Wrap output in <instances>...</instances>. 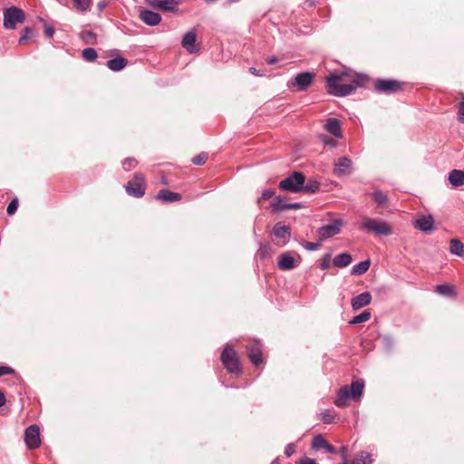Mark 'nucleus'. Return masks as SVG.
Instances as JSON below:
<instances>
[{
  "label": "nucleus",
  "instance_id": "31",
  "mask_svg": "<svg viewBox=\"0 0 464 464\" xmlns=\"http://www.w3.org/2000/svg\"><path fill=\"white\" fill-rule=\"evenodd\" d=\"M288 203H285L284 198L280 196L276 197L271 202V208L273 212H283L288 210L286 208Z\"/></svg>",
  "mask_w": 464,
  "mask_h": 464
},
{
  "label": "nucleus",
  "instance_id": "54",
  "mask_svg": "<svg viewBox=\"0 0 464 464\" xmlns=\"http://www.w3.org/2000/svg\"><path fill=\"white\" fill-rule=\"evenodd\" d=\"M299 464H318V463L314 459L304 457L302 459H300Z\"/></svg>",
  "mask_w": 464,
  "mask_h": 464
},
{
  "label": "nucleus",
  "instance_id": "16",
  "mask_svg": "<svg viewBox=\"0 0 464 464\" xmlns=\"http://www.w3.org/2000/svg\"><path fill=\"white\" fill-rule=\"evenodd\" d=\"M179 3V0H153L151 5L161 11L175 12Z\"/></svg>",
  "mask_w": 464,
  "mask_h": 464
},
{
  "label": "nucleus",
  "instance_id": "49",
  "mask_svg": "<svg viewBox=\"0 0 464 464\" xmlns=\"http://www.w3.org/2000/svg\"><path fill=\"white\" fill-rule=\"evenodd\" d=\"M274 195H275V191L274 190H272V189H265L262 192L260 199L266 200V199L271 198Z\"/></svg>",
  "mask_w": 464,
  "mask_h": 464
},
{
  "label": "nucleus",
  "instance_id": "32",
  "mask_svg": "<svg viewBox=\"0 0 464 464\" xmlns=\"http://www.w3.org/2000/svg\"><path fill=\"white\" fill-rule=\"evenodd\" d=\"M373 201L380 207H384L389 201V198L382 190H375L372 194Z\"/></svg>",
  "mask_w": 464,
  "mask_h": 464
},
{
  "label": "nucleus",
  "instance_id": "33",
  "mask_svg": "<svg viewBox=\"0 0 464 464\" xmlns=\"http://www.w3.org/2000/svg\"><path fill=\"white\" fill-rule=\"evenodd\" d=\"M372 459L371 458V454L366 451L358 452L353 459V464H372Z\"/></svg>",
  "mask_w": 464,
  "mask_h": 464
},
{
  "label": "nucleus",
  "instance_id": "60",
  "mask_svg": "<svg viewBox=\"0 0 464 464\" xmlns=\"http://www.w3.org/2000/svg\"><path fill=\"white\" fill-rule=\"evenodd\" d=\"M240 0H228V3L232 4V3H236V2H239Z\"/></svg>",
  "mask_w": 464,
  "mask_h": 464
},
{
  "label": "nucleus",
  "instance_id": "11",
  "mask_svg": "<svg viewBox=\"0 0 464 464\" xmlns=\"http://www.w3.org/2000/svg\"><path fill=\"white\" fill-rule=\"evenodd\" d=\"M246 350L250 362L255 366H259L263 363V350L262 344L259 342H252L246 345Z\"/></svg>",
  "mask_w": 464,
  "mask_h": 464
},
{
  "label": "nucleus",
  "instance_id": "37",
  "mask_svg": "<svg viewBox=\"0 0 464 464\" xmlns=\"http://www.w3.org/2000/svg\"><path fill=\"white\" fill-rule=\"evenodd\" d=\"M34 35V30L33 28L29 27V26H26L23 32H22V34L19 38V41L18 43L20 44H24L27 40H29L30 38H32Z\"/></svg>",
  "mask_w": 464,
  "mask_h": 464
},
{
  "label": "nucleus",
  "instance_id": "38",
  "mask_svg": "<svg viewBox=\"0 0 464 464\" xmlns=\"http://www.w3.org/2000/svg\"><path fill=\"white\" fill-rule=\"evenodd\" d=\"M381 340H382V343L383 345V347L387 350V351H390L393 348L394 346V339L392 335L390 334H384L381 337Z\"/></svg>",
  "mask_w": 464,
  "mask_h": 464
},
{
  "label": "nucleus",
  "instance_id": "53",
  "mask_svg": "<svg viewBox=\"0 0 464 464\" xmlns=\"http://www.w3.org/2000/svg\"><path fill=\"white\" fill-rule=\"evenodd\" d=\"M286 208H288V209H299L303 208V204L300 202L289 203Z\"/></svg>",
  "mask_w": 464,
  "mask_h": 464
},
{
  "label": "nucleus",
  "instance_id": "58",
  "mask_svg": "<svg viewBox=\"0 0 464 464\" xmlns=\"http://www.w3.org/2000/svg\"><path fill=\"white\" fill-rule=\"evenodd\" d=\"M5 394L0 391V408L5 404Z\"/></svg>",
  "mask_w": 464,
  "mask_h": 464
},
{
  "label": "nucleus",
  "instance_id": "14",
  "mask_svg": "<svg viewBox=\"0 0 464 464\" xmlns=\"http://www.w3.org/2000/svg\"><path fill=\"white\" fill-rule=\"evenodd\" d=\"M414 227L422 232L430 233L435 228L434 218L430 215L420 216L415 220Z\"/></svg>",
  "mask_w": 464,
  "mask_h": 464
},
{
  "label": "nucleus",
  "instance_id": "52",
  "mask_svg": "<svg viewBox=\"0 0 464 464\" xmlns=\"http://www.w3.org/2000/svg\"><path fill=\"white\" fill-rule=\"evenodd\" d=\"M44 34L47 38H52L54 34L53 27H52L50 25H46L44 28Z\"/></svg>",
  "mask_w": 464,
  "mask_h": 464
},
{
  "label": "nucleus",
  "instance_id": "62",
  "mask_svg": "<svg viewBox=\"0 0 464 464\" xmlns=\"http://www.w3.org/2000/svg\"><path fill=\"white\" fill-rule=\"evenodd\" d=\"M271 464H280L276 459L273 460Z\"/></svg>",
  "mask_w": 464,
  "mask_h": 464
},
{
  "label": "nucleus",
  "instance_id": "28",
  "mask_svg": "<svg viewBox=\"0 0 464 464\" xmlns=\"http://www.w3.org/2000/svg\"><path fill=\"white\" fill-rule=\"evenodd\" d=\"M79 37L85 44L94 45L97 44V35L91 30L82 31Z\"/></svg>",
  "mask_w": 464,
  "mask_h": 464
},
{
  "label": "nucleus",
  "instance_id": "44",
  "mask_svg": "<svg viewBox=\"0 0 464 464\" xmlns=\"http://www.w3.org/2000/svg\"><path fill=\"white\" fill-rule=\"evenodd\" d=\"M330 261H331V254H325L324 257L321 260L320 263V268L322 270H326L330 267Z\"/></svg>",
  "mask_w": 464,
  "mask_h": 464
},
{
  "label": "nucleus",
  "instance_id": "41",
  "mask_svg": "<svg viewBox=\"0 0 464 464\" xmlns=\"http://www.w3.org/2000/svg\"><path fill=\"white\" fill-rule=\"evenodd\" d=\"M138 164V161L134 158H126L122 161V168L125 171H130L134 169Z\"/></svg>",
  "mask_w": 464,
  "mask_h": 464
},
{
  "label": "nucleus",
  "instance_id": "7",
  "mask_svg": "<svg viewBox=\"0 0 464 464\" xmlns=\"http://www.w3.org/2000/svg\"><path fill=\"white\" fill-rule=\"evenodd\" d=\"M25 19L24 12L16 6H11L4 11V27L14 29L17 24L23 23Z\"/></svg>",
  "mask_w": 464,
  "mask_h": 464
},
{
  "label": "nucleus",
  "instance_id": "8",
  "mask_svg": "<svg viewBox=\"0 0 464 464\" xmlns=\"http://www.w3.org/2000/svg\"><path fill=\"white\" fill-rule=\"evenodd\" d=\"M314 79V73L309 72H302L297 73L294 78H292L287 86L289 88L295 87L297 91L304 92L308 89V87L312 84Z\"/></svg>",
  "mask_w": 464,
  "mask_h": 464
},
{
  "label": "nucleus",
  "instance_id": "20",
  "mask_svg": "<svg viewBox=\"0 0 464 464\" xmlns=\"http://www.w3.org/2000/svg\"><path fill=\"white\" fill-rule=\"evenodd\" d=\"M327 132L336 138H342L341 122L337 118H329L324 125Z\"/></svg>",
  "mask_w": 464,
  "mask_h": 464
},
{
  "label": "nucleus",
  "instance_id": "15",
  "mask_svg": "<svg viewBox=\"0 0 464 464\" xmlns=\"http://www.w3.org/2000/svg\"><path fill=\"white\" fill-rule=\"evenodd\" d=\"M353 162L347 157H341L335 163L334 172L336 175H345L352 171Z\"/></svg>",
  "mask_w": 464,
  "mask_h": 464
},
{
  "label": "nucleus",
  "instance_id": "51",
  "mask_svg": "<svg viewBox=\"0 0 464 464\" xmlns=\"http://www.w3.org/2000/svg\"><path fill=\"white\" fill-rule=\"evenodd\" d=\"M268 247L266 245H261L258 249V255L261 258H265L267 256Z\"/></svg>",
  "mask_w": 464,
  "mask_h": 464
},
{
  "label": "nucleus",
  "instance_id": "50",
  "mask_svg": "<svg viewBox=\"0 0 464 464\" xmlns=\"http://www.w3.org/2000/svg\"><path fill=\"white\" fill-rule=\"evenodd\" d=\"M284 453L286 457H291L295 453V445L293 443L287 444Z\"/></svg>",
  "mask_w": 464,
  "mask_h": 464
},
{
  "label": "nucleus",
  "instance_id": "6",
  "mask_svg": "<svg viewBox=\"0 0 464 464\" xmlns=\"http://www.w3.org/2000/svg\"><path fill=\"white\" fill-rule=\"evenodd\" d=\"M129 196L142 198L145 194V177L142 173H135L133 178L124 186Z\"/></svg>",
  "mask_w": 464,
  "mask_h": 464
},
{
  "label": "nucleus",
  "instance_id": "34",
  "mask_svg": "<svg viewBox=\"0 0 464 464\" xmlns=\"http://www.w3.org/2000/svg\"><path fill=\"white\" fill-rule=\"evenodd\" d=\"M371 316H372L371 312L368 310H365V311L362 312L360 314L353 317L350 320L349 324H359L362 323H365L371 319Z\"/></svg>",
  "mask_w": 464,
  "mask_h": 464
},
{
  "label": "nucleus",
  "instance_id": "9",
  "mask_svg": "<svg viewBox=\"0 0 464 464\" xmlns=\"http://www.w3.org/2000/svg\"><path fill=\"white\" fill-rule=\"evenodd\" d=\"M374 88L379 93L391 94L401 90V82L392 79H378Z\"/></svg>",
  "mask_w": 464,
  "mask_h": 464
},
{
  "label": "nucleus",
  "instance_id": "46",
  "mask_svg": "<svg viewBox=\"0 0 464 464\" xmlns=\"http://www.w3.org/2000/svg\"><path fill=\"white\" fill-rule=\"evenodd\" d=\"M321 140L325 144V145H329L331 147H335L336 146V141L329 137V136H326V135H322L321 136Z\"/></svg>",
  "mask_w": 464,
  "mask_h": 464
},
{
  "label": "nucleus",
  "instance_id": "42",
  "mask_svg": "<svg viewBox=\"0 0 464 464\" xmlns=\"http://www.w3.org/2000/svg\"><path fill=\"white\" fill-rule=\"evenodd\" d=\"M321 419L324 421V423H333L334 421V416L332 414V411L330 410H325L324 411L321 412Z\"/></svg>",
  "mask_w": 464,
  "mask_h": 464
},
{
  "label": "nucleus",
  "instance_id": "3",
  "mask_svg": "<svg viewBox=\"0 0 464 464\" xmlns=\"http://www.w3.org/2000/svg\"><path fill=\"white\" fill-rule=\"evenodd\" d=\"M305 176L300 171H294L291 175L282 179L278 187L280 189L293 193L301 192V185L304 183Z\"/></svg>",
  "mask_w": 464,
  "mask_h": 464
},
{
  "label": "nucleus",
  "instance_id": "19",
  "mask_svg": "<svg viewBox=\"0 0 464 464\" xmlns=\"http://www.w3.org/2000/svg\"><path fill=\"white\" fill-rule=\"evenodd\" d=\"M312 446L314 450L324 449L331 454H336L338 452L337 450L333 445H331L321 434H318L314 438Z\"/></svg>",
  "mask_w": 464,
  "mask_h": 464
},
{
  "label": "nucleus",
  "instance_id": "21",
  "mask_svg": "<svg viewBox=\"0 0 464 464\" xmlns=\"http://www.w3.org/2000/svg\"><path fill=\"white\" fill-rule=\"evenodd\" d=\"M156 198L166 203H172L179 201L181 199V195L178 192H173L168 189H161L157 194Z\"/></svg>",
  "mask_w": 464,
  "mask_h": 464
},
{
  "label": "nucleus",
  "instance_id": "23",
  "mask_svg": "<svg viewBox=\"0 0 464 464\" xmlns=\"http://www.w3.org/2000/svg\"><path fill=\"white\" fill-rule=\"evenodd\" d=\"M196 34L193 31L186 33L182 39V46L188 52H195Z\"/></svg>",
  "mask_w": 464,
  "mask_h": 464
},
{
  "label": "nucleus",
  "instance_id": "40",
  "mask_svg": "<svg viewBox=\"0 0 464 464\" xmlns=\"http://www.w3.org/2000/svg\"><path fill=\"white\" fill-rule=\"evenodd\" d=\"M80 12H86L91 6V0H72Z\"/></svg>",
  "mask_w": 464,
  "mask_h": 464
},
{
  "label": "nucleus",
  "instance_id": "27",
  "mask_svg": "<svg viewBox=\"0 0 464 464\" xmlns=\"http://www.w3.org/2000/svg\"><path fill=\"white\" fill-rule=\"evenodd\" d=\"M450 251L451 254H453L457 256H464L463 243L457 238H452L450 241Z\"/></svg>",
  "mask_w": 464,
  "mask_h": 464
},
{
  "label": "nucleus",
  "instance_id": "61",
  "mask_svg": "<svg viewBox=\"0 0 464 464\" xmlns=\"http://www.w3.org/2000/svg\"><path fill=\"white\" fill-rule=\"evenodd\" d=\"M104 6H105V5H104V4H99V8H100V9H102Z\"/></svg>",
  "mask_w": 464,
  "mask_h": 464
},
{
  "label": "nucleus",
  "instance_id": "25",
  "mask_svg": "<svg viewBox=\"0 0 464 464\" xmlns=\"http://www.w3.org/2000/svg\"><path fill=\"white\" fill-rule=\"evenodd\" d=\"M449 181L454 187H459L464 184V171L453 169L449 174Z\"/></svg>",
  "mask_w": 464,
  "mask_h": 464
},
{
  "label": "nucleus",
  "instance_id": "57",
  "mask_svg": "<svg viewBox=\"0 0 464 464\" xmlns=\"http://www.w3.org/2000/svg\"><path fill=\"white\" fill-rule=\"evenodd\" d=\"M278 62V59L276 56H271L267 58L266 63L268 64H276Z\"/></svg>",
  "mask_w": 464,
  "mask_h": 464
},
{
  "label": "nucleus",
  "instance_id": "56",
  "mask_svg": "<svg viewBox=\"0 0 464 464\" xmlns=\"http://www.w3.org/2000/svg\"><path fill=\"white\" fill-rule=\"evenodd\" d=\"M249 72L255 75V76H262L263 74L260 72L259 70H256L255 67H250Z\"/></svg>",
  "mask_w": 464,
  "mask_h": 464
},
{
  "label": "nucleus",
  "instance_id": "4",
  "mask_svg": "<svg viewBox=\"0 0 464 464\" xmlns=\"http://www.w3.org/2000/svg\"><path fill=\"white\" fill-rule=\"evenodd\" d=\"M360 228L380 236L387 237L392 234V227L386 222L375 218H364Z\"/></svg>",
  "mask_w": 464,
  "mask_h": 464
},
{
  "label": "nucleus",
  "instance_id": "43",
  "mask_svg": "<svg viewBox=\"0 0 464 464\" xmlns=\"http://www.w3.org/2000/svg\"><path fill=\"white\" fill-rule=\"evenodd\" d=\"M17 208H18V199L14 198L9 202L7 208H6V212L8 215H14L16 212Z\"/></svg>",
  "mask_w": 464,
  "mask_h": 464
},
{
  "label": "nucleus",
  "instance_id": "18",
  "mask_svg": "<svg viewBox=\"0 0 464 464\" xmlns=\"http://www.w3.org/2000/svg\"><path fill=\"white\" fill-rule=\"evenodd\" d=\"M140 18L142 22L150 26L157 25L161 20L160 14L149 9L141 10L140 12Z\"/></svg>",
  "mask_w": 464,
  "mask_h": 464
},
{
  "label": "nucleus",
  "instance_id": "39",
  "mask_svg": "<svg viewBox=\"0 0 464 464\" xmlns=\"http://www.w3.org/2000/svg\"><path fill=\"white\" fill-rule=\"evenodd\" d=\"M208 158V153L201 152L195 157L192 158V163L197 166H202L206 163L207 160Z\"/></svg>",
  "mask_w": 464,
  "mask_h": 464
},
{
  "label": "nucleus",
  "instance_id": "47",
  "mask_svg": "<svg viewBox=\"0 0 464 464\" xmlns=\"http://www.w3.org/2000/svg\"><path fill=\"white\" fill-rule=\"evenodd\" d=\"M458 120L464 122V97L459 105Z\"/></svg>",
  "mask_w": 464,
  "mask_h": 464
},
{
  "label": "nucleus",
  "instance_id": "48",
  "mask_svg": "<svg viewBox=\"0 0 464 464\" xmlns=\"http://www.w3.org/2000/svg\"><path fill=\"white\" fill-rule=\"evenodd\" d=\"M14 370L10 366H0V377L7 374H13Z\"/></svg>",
  "mask_w": 464,
  "mask_h": 464
},
{
  "label": "nucleus",
  "instance_id": "30",
  "mask_svg": "<svg viewBox=\"0 0 464 464\" xmlns=\"http://www.w3.org/2000/svg\"><path fill=\"white\" fill-rule=\"evenodd\" d=\"M320 183L315 179H309L307 183L301 185V192L304 193H315L319 190Z\"/></svg>",
  "mask_w": 464,
  "mask_h": 464
},
{
  "label": "nucleus",
  "instance_id": "10",
  "mask_svg": "<svg viewBox=\"0 0 464 464\" xmlns=\"http://www.w3.org/2000/svg\"><path fill=\"white\" fill-rule=\"evenodd\" d=\"M24 441L28 449H37L41 445L40 429L36 424L30 425L24 431Z\"/></svg>",
  "mask_w": 464,
  "mask_h": 464
},
{
  "label": "nucleus",
  "instance_id": "13",
  "mask_svg": "<svg viewBox=\"0 0 464 464\" xmlns=\"http://www.w3.org/2000/svg\"><path fill=\"white\" fill-rule=\"evenodd\" d=\"M298 262L295 259L292 252L282 253L277 259V266L280 270L289 271L297 267Z\"/></svg>",
  "mask_w": 464,
  "mask_h": 464
},
{
  "label": "nucleus",
  "instance_id": "36",
  "mask_svg": "<svg viewBox=\"0 0 464 464\" xmlns=\"http://www.w3.org/2000/svg\"><path fill=\"white\" fill-rule=\"evenodd\" d=\"M82 58L86 62H93L97 58V52H96V50L94 48H92V47L85 48L82 51Z\"/></svg>",
  "mask_w": 464,
  "mask_h": 464
},
{
  "label": "nucleus",
  "instance_id": "45",
  "mask_svg": "<svg viewBox=\"0 0 464 464\" xmlns=\"http://www.w3.org/2000/svg\"><path fill=\"white\" fill-rule=\"evenodd\" d=\"M321 246V243L318 242V243H314V242H304L303 244V246L308 250V251H314V250H317L319 248V246Z\"/></svg>",
  "mask_w": 464,
  "mask_h": 464
},
{
  "label": "nucleus",
  "instance_id": "17",
  "mask_svg": "<svg viewBox=\"0 0 464 464\" xmlns=\"http://www.w3.org/2000/svg\"><path fill=\"white\" fill-rule=\"evenodd\" d=\"M372 295L370 292H363L355 297H353L351 301L352 308L354 311H357L364 306H367L371 304Z\"/></svg>",
  "mask_w": 464,
  "mask_h": 464
},
{
  "label": "nucleus",
  "instance_id": "59",
  "mask_svg": "<svg viewBox=\"0 0 464 464\" xmlns=\"http://www.w3.org/2000/svg\"><path fill=\"white\" fill-rule=\"evenodd\" d=\"M160 183H161V184H164V185H167V184H168V180H167V179H166L165 177H163V178L161 179V180H160Z\"/></svg>",
  "mask_w": 464,
  "mask_h": 464
},
{
  "label": "nucleus",
  "instance_id": "35",
  "mask_svg": "<svg viewBox=\"0 0 464 464\" xmlns=\"http://www.w3.org/2000/svg\"><path fill=\"white\" fill-rule=\"evenodd\" d=\"M436 293L445 295V296H453L455 295L454 288L450 285L442 284L438 285L435 289Z\"/></svg>",
  "mask_w": 464,
  "mask_h": 464
},
{
  "label": "nucleus",
  "instance_id": "5",
  "mask_svg": "<svg viewBox=\"0 0 464 464\" xmlns=\"http://www.w3.org/2000/svg\"><path fill=\"white\" fill-rule=\"evenodd\" d=\"M224 367L231 373H239L241 372L239 358L236 351L227 344L220 356Z\"/></svg>",
  "mask_w": 464,
  "mask_h": 464
},
{
  "label": "nucleus",
  "instance_id": "12",
  "mask_svg": "<svg viewBox=\"0 0 464 464\" xmlns=\"http://www.w3.org/2000/svg\"><path fill=\"white\" fill-rule=\"evenodd\" d=\"M343 221L341 219H334L330 224L323 226L318 228L317 233L321 240L329 238L338 235L341 231Z\"/></svg>",
  "mask_w": 464,
  "mask_h": 464
},
{
  "label": "nucleus",
  "instance_id": "1",
  "mask_svg": "<svg viewBox=\"0 0 464 464\" xmlns=\"http://www.w3.org/2000/svg\"><path fill=\"white\" fill-rule=\"evenodd\" d=\"M348 73L346 72H342L340 73H331L326 78V87L327 91L330 94L337 97H344L352 94L356 86H362L364 82L368 80V76L366 74H357L353 79L354 84H340V82L343 80Z\"/></svg>",
  "mask_w": 464,
  "mask_h": 464
},
{
  "label": "nucleus",
  "instance_id": "26",
  "mask_svg": "<svg viewBox=\"0 0 464 464\" xmlns=\"http://www.w3.org/2000/svg\"><path fill=\"white\" fill-rule=\"evenodd\" d=\"M291 228L288 226L276 223L273 228V235L277 238L285 239L290 237Z\"/></svg>",
  "mask_w": 464,
  "mask_h": 464
},
{
  "label": "nucleus",
  "instance_id": "2",
  "mask_svg": "<svg viewBox=\"0 0 464 464\" xmlns=\"http://www.w3.org/2000/svg\"><path fill=\"white\" fill-rule=\"evenodd\" d=\"M364 382L362 379L353 380L351 385H344L340 388L334 400V404L339 408L347 406V399L359 400L363 392Z\"/></svg>",
  "mask_w": 464,
  "mask_h": 464
},
{
  "label": "nucleus",
  "instance_id": "29",
  "mask_svg": "<svg viewBox=\"0 0 464 464\" xmlns=\"http://www.w3.org/2000/svg\"><path fill=\"white\" fill-rule=\"evenodd\" d=\"M371 262L369 259L363 260L352 267L351 274L354 276L363 275L369 270Z\"/></svg>",
  "mask_w": 464,
  "mask_h": 464
},
{
  "label": "nucleus",
  "instance_id": "22",
  "mask_svg": "<svg viewBox=\"0 0 464 464\" xmlns=\"http://www.w3.org/2000/svg\"><path fill=\"white\" fill-rule=\"evenodd\" d=\"M128 64V60L122 56H117L107 62L108 68L112 72H120Z\"/></svg>",
  "mask_w": 464,
  "mask_h": 464
},
{
  "label": "nucleus",
  "instance_id": "24",
  "mask_svg": "<svg viewBox=\"0 0 464 464\" xmlns=\"http://www.w3.org/2000/svg\"><path fill=\"white\" fill-rule=\"evenodd\" d=\"M353 261L352 256L349 253H342L337 255L333 259V264L334 266L339 268H343L348 266Z\"/></svg>",
  "mask_w": 464,
  "mask_h": 464
},
{
  "label": "nucleus",
  "instance_id": "55",
  "mask_svg": "<svg viewBox=\"0 0 464 464\" xmlns=\"http://www.w3.org/2000/svg\"><path fill=\"white\" fill-rule=\"evenodd\" d=\"M339 452H340L343 461H345V459H347V447L342 446Z\"/></svg>",
  "mask_w": 464,
  "mask_h": 464
}]
</instances>
